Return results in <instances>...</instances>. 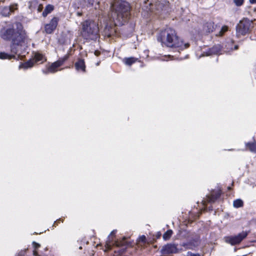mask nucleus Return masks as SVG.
<instances>
[{
  "label": "nucleus",
  "mask_w": 256,
  "mask_h": 256,
  "mask_svg": "<svg viewBox=\"0 0 256 256\" xmlns=\"http://www.w3.org/2000/svg\"><path fill=\"white\" fill-rule=\"evenodd\" d=\"M15 26L16 28H15L14 24H10L6 27L2 28L0 31L1 38L11 42V52L14 54H10L4 52H0V59L21 58L20 57L22 56L19 51L24 43L25 36L20 29V27L22 26L21 24L16 22Z\"/></svg>",
  "instance_id": "obj_1"
},
{
  "label": "nucleus",
  "mask_w": 256,
  "mask_h": 256,
  "mask_svg": "<svg viewBox=\"0 0 256 256\" xmlns=\"http://www.w3.org/2000/svg\"><path fill=\"white\" fill-rule=\"evenodd\" d=\"M130 10V5L128 2L118 0L110 6L109 18L116 24L122 25L129 19Z\"/></svg>",
  "instance_id": "obj_2"
},
{
  "label": "nucleus",
  "mask_w": 256,
  "mask_h": 256,
  "mask_svg": "<svg viewBox=\"0 0 256 256\" xmlns=\"http://www.w3.org/2000/svg\"><path fill=\"white\" fill-rule=\"evenodd\" d=\"M158 40L168 47H174L180 48L182 50L189 46L188 43L183 44L182 41L180 40L175 30L171 28H167L162 30L160 34V36Z\"/></svg>",
  "instance_id": "obj_3"
},
{
  "label": "nucleus",
  "mask_w": 256,
  "mask_h": 256,
  "mask_svg": "<svg viewBox=\"0 0 256 256\" xmlns=\"http://www.w3.org/2000/svg\"><path fill=\"white\" fill-rule=\"evenodd\" d=\"M144 8L156 14L167 12L169 10V2L166 0H146L144 1Z\"/></svg>",
  "instance_id": "obj_4"
},
{
  "label": "nucleus",
  "mask_w": 256,
  "mask_h": 256,
  "mask_svg": "<svg viewBox=\"0 0 256 256\" xmlns=\"http://www.w3.org/2000/svg\"><path fill=\"white\" fill-rule=\"evenodd\" d=\"M81 36L86 40H94L99 32L98 24L92 20H86L82 24Z\"/></svg>",
  "instance_id": "obj_5"
},
{
  "label": "nucleus",
  "mask_w": 256,
  "mask_h": 256,
  "mask_svg": "<svg viewBox=\"0 0 256 256\" xmlns=\"http://www.w3.org/2000/svg\"><path fill=\"white\" fill-rule=\"evenodd\" d=\"M252 22L247 18H244L240 21L236 28L237 36H244L248 34L251 28Z\"/></svg>",
  "instance_id": "obj_6"
},
{
  "label": "nucleus",
  "mask_w": 256,
  "mask_h": 256,
  "mask_svg": "<svg viewBox=\"0 0 256 256\" xmlns=\"http://www.w3.org/2000/svg\"><path fill=\"white\" fill-rule=\"evenodd\" d=\"M248 236L246 232H242L236 236H227L224 238V241L226 243L229 244L232 246L238 244L244 239Z\"/></svg>",
  "instance_id": "obj_7"
},
{
  "label": "nucleus",
  "mask_w": 256,
  "mask_h": 256,
  "mask_svg": "<svg viewBox=\"0 0 256 256\" xmlns=\"http://www.w3.org/2000/svg\"><path fill=\"white\" fill-rule=\"evenodd\" d=\"M35 61L34 60H30L25 63L22 64L20 66V68H28L32 67L34 62L42 60L43 56L39 53H36L34 55Z\"/></svg>",
  "instance_id": "obj_8"
},
{
  "label": "nucleus",
  "mask_w": 256,
  "mask_h": 256,
  "mask_svg": "<svg viewBox=\"0 0 256 256\" xmlns=\"http://www.w3.org/2000/svg\"><path fill=\"white\" fill-rule=\"evenodd\" d=\"M18 9L17 4H13L9 6H4L0 10L1 14L4 16H9Z\"/></svg>",
  "instance_id": "obj_9"
},
{
  "label": "nucleus",
  "mask_w": 256,
  "mask_h": 256,
  "mask_svg": "<svg viewBox=\"0 0 256 256\" xmlns=\"http://www.w3.org/2000/svg\"><path fill=\"white\" fill-rule=\"evenodd\" d=\"M93 2V0H76L72 6L75 9L83 8L86 6H88V4H92Z\"/></svg>",
  "instance_id": "obj_10"
},
{
  "label": "nucleus",
  "mask_w": 256,
  "mask_h": 256,
  "mask_svg": "<svg viewBox=\"0 0 256 256\" xmlns=\"http://www.w3.org/2000/svg\"><path fill=\"white\" fill-rule=\"evenodd\" d=\"M58 18L54 17L52 19L49 24L45 26V30L48 34H51L54 30L56 28Z\"/></svg>",
  "instance_id": "obj_11"
},
{
  "label": "nucleus",
  "mask_w": 256,
  "mask_h": 256,
  "mask_svg": "<svg viewBox=\"0 0 256 256\" xmlns=\"http://www.w3.org/2000/svg\"><path fill=\"white\" fill-rule=\"evenodd\" d=\"M64 62V60L56 61L52 63L46 70H43L42 72L45 74L54 73L58 70L57 68L61 66L63 64Z\"/></svg>",
  "instance_id": "obj_12"
},
{
  "label": "nucleus",
  "mask_w": 256,
  "mask_h": 256,
  "mask_svg": "<svg viewBox=\"0 0 256 256\" xmlns=\"http://www.w3.org/2000/svg\"><path fill=\"white\" fill-rule=\"evenodd\" d=\"M161 252L162 254L175 253L177 252L176 246L172 244H167L162 247Z\"/></svg>",
  "instance_id": "obj_13"
},
{
  "label": "nucleus",
  "mask_w": 256,
  "mask_h": 256,
  "mask_svg": "<svg viewBox=\"0 0 256 256\" xmlns=\"http://www.w3.org/2000/svg\"><path fill=\"white\" fill-rule=\"evenodd\" d=\"M75 67H76V69L78 70H82L83 72H84L86 66H85L84 60H78L75 64Z\"/></svg>",
  "instance_id": "obj_14"
},
{
  "label": "nucleus",
  "mask_w": 256,
  "mask_h": 256,
  "mask_svg": "<svg viewBox=\"0 0 256 256\" xmlns=\"http://www.w3.org/2000/svg\"><path fill=\"white\" fill-rule=\"evenodd\" d=\"M204 28L205 30L208 32H212L214 29V22H206L204 25Z\"/></svg>",
  "instance_id": "obj_15"
},
{
  "label": "nucleus",
  "mask_w": 256,
  "mask_h": 256,
  "mask_svg": "<svg viewBox=\"0 0 256 256\" xmlns=\"http://www.w3.org/2000/svg\"><path fill=\"white\" fill-rule=\"evenodd\" d=\"M54 6L52 4H48L46 7L44 11L42 12V16H46L49 13L51 12L54 10Z\"/></svg>",
  "instance_id": "obj_16"
},
{
  "label": "nucleus",
  "mask_w": 256,
  "mask_h": 256,
  "mask_svg": "<svg viewBox=\"0 0 256 256\" xmlns=\"http://www.w3.org/2000/svg\"><path fill=\"white\" fill-rule=\"evenodd\" d=\"M246 148L252 152H256V142L246 144Z\"/></svg>",
  "instance_id": "obj_17"
},
{
  "label": "nucleus",
  "mask_w": 256,
  "mask_h": 256,
  "mask_svg": "<svg viewBox=\"0 0 256 256\" xmlns=\"http://www.w3.org/2000/svg\"><path fill=\"white\" fill-rule=\"evenodd\" d=\"M243 201L240 199H237L234 201L233 206L234 208H238L243 206Z\"/></svg>",
  "instance_id": "obj_18"
},
{
  "label": "nucleus",
  "mask_w": 256,
  "mask_h": 256,
  "mask_svg": "<svg viewBox=\"0 0 256 256\" xmlns=\"http://www.w3.org/2000/svg\"><path fill=\"white\" fill-rule=\"evenodd\" d=\"M172 234V231L171 230H168L163 234L162 238L164 240H168Z\"/></svg>",
  "instance_id": "obj_19"
},
{
  "label": "nucleus",
  "mask_w": 256,
  "mask_h": 256,
  "mask_svg": "<svg viewBox=\"0 0 256 256\" xmlns=\"http://www.w3.org/2000/svg\"><path fill=\"white\" fill-rule=\"evenodd\" d=\"M137 58H126L124 60V62L126 64L130 66L133 63L135 62Z\"/></svg>",
  "instance_id": "obj_20"
},
{
  "label": "nucleus",
  "mask_w": 256,
  "mask_h": 256,
  "mask_svg": "<svg viewBox=\"0 0 256 256\" xmlns=\"http://www.w3.org/2000/svg\"><path fill=\"white\" fill-rule=\"evenodd\" d=\"M36 6H38V2L36 0L30 2L28 6L29 8L31 10H34L36 8Z\"/></svg>",
  "instance_id": "obj_21"
},
{
  "label": "nucleus",
  "mask_w": 256,
  "mask_h": 256,
  "mask_svg": "<svg viewBox=\"0 0 256 256\" xmlns=\"http://www.w3.org/2000/svg\"><path fill=\"white\" fill-rule=\"evenodd\" d=\"M228 27L227 26H223L220 30L219 32V33L218 34V36H222L223 35V34L226 32V31H228Z\"/></svg>",
  "instance_id": "obj_22"
},
{
  "label": "nucleus",
  "mask_w": 256,
  "mask_h": 256,
  "mask_svg": "<svg viewBox=\"0 0 256 256\" xmlns=\"http://www.w3.org/2000/svg\"><path fill=\"white\" fill-rule=\"evenodd\" d=\"M220 196V194H218L216 196L213 194H212L208 198V200L210 202H214L215 200Z\"/></svg>",
  "instance_id": "obj_23"
},
{
  "label": "nucleus",
  "mask_w": 256,
  "mask_h": 256,
  "mask_svg": "<svg viewBox=\"0 0 256 256\" xmlns=\"http://www.w3.org/2000/svg\"><path fill=\"white\" fill-rule=\"evenodd\" d=\"M234 2L237 6H240L244 4V0H233Z\"/></svg>",
  "instance_id": "obj_24"
},
{
  "label": "nucleus",
  "mask_w": 256,
  "mask_h": 256,
  "mask_svg": "<svg viewBox=\"0 0 256 256\" xmlns=\"http://www.w3.org/2000/svg\"><path fill=\"white\" fill-rule=\"evenodd\" d=\"M43 8V6L42 4H38V6H36V10H37L38 12H40Z\"/></svg>",
  "instance_id": "obj_25"
},
{
  "label": "nucleus",
  "mask_w": 256,
  "mask_h": 256,
  "mask_svg": "<svg viewBox=\"0 0 256 256\" xmlns=\"http://www.w3.org/2000/svg\"><path fill=\"white\" fill-rule=\"evenodd\" d=\"M32 246L34 248V250H36L38 248L40 247V244L35 242H32Z\"/></svg>",
  "instance_id": "obj_26"
},
{
  "label": "nucleus",
  "mask_w": 256,
  "mask_h": 256,
  "mask_svg": "<svg viewBox=\"0 0 256 256\" xmlns=\"http://www.w3.org/2000/svg\"><path fill=\"white\" fill-rule=\"evenodd\" d=\"M146 238L144 236H142L139 238V242H146Z\"/></svg>",
  "instance_id": "obj_27"
},
{
  "label": "nucleus",
  "mask_w": 256,
  "mask_h": 256,
  "mask_svg": "<svg viewBox=\"0 0 256 256\" xmlns=\"http://www.w3.org/2000/svg\"><path fill=\"white\" fill-rule=\"evenodd\" d=\"M188 256H200L198 254H193L192 252H188Z\"/></svg>",
  "instance_id": "obj_28"
},
{
  "label": "nucleus",
  "mask_w": 256,
  "mask_h": 256,
  "mask_svg": "<svg viewBox=\"0 0 256 256\" xmlns=\"http://www.w3.org/2000/svg\"><path fill=\"white\" fill-rule=\"evenodd\" d=\"M116 230H112L110 234L108 236L109 240H110V236H114L116 234Z\"/></svg>",
  "instance_id": "obj_29"
},
{
  "label": "nucleus",
  "mask_w": 256,
  "mask_h": 256,
  "mask_svg": "<svg viewBox=\"0 0 256 256\" xmlns=\"http://www.w3.org/2000/svg\"><path fill=\"white\" fill-rule=\"evenodd\" d=\"M106 246L108 249H110L112 246V244H110V242H107L106 244Z\"/></svg>",
  "instance_id": "obj_30"
},
{
  "label": "nucleus",
  "mask_w": 256,
  "mask_h": 256,
  "mask_svg": "<svg viewBox=\"0 0 256 256\" xmlns=\"http://www.w3.org/2000/svg\"><path fill=\"white\" fill-rule=\"evenodd\" d=\"M212 53H213L214 54H218V52L217 50H215V48H212L211 50Z\"/></svg>",
  "instance_id": "obj_31"
},
{
  "label": "nucleus",
  "mask_w": 256,
  "mask_h": 256,
  "mask_svg": "<svg viewBox=\"0 0 256 256\" xmlns=\"http://www.w3.org/2000/svg\"><path fill=\"white\" fill-rule=\"evenodd\" d=\"M250 2L251 4H256V0H250Z\"/></svg>",
  "instance_id": "obj_32"
},
{
  "label": "nucleus",
  "mask_w": 256,
  "mask_h": 256,
  "mask_svg": "<svg viewBox=\"0 0 256 256\" xmlns=\"http://www.w3.org/2000/svg\"><path fill=\"white\" fill-rule=\"evenodd\" d=\"M34 255L35 256H37L38 255V252L36 250H34L33 252Z\"/></svg>",
  "instance_id": "obj_33"
},
{
  "label": "nucleus",
  "mask_w": 256,
  "mask_h": 256,
  "mask_svg": "<svg viewBox=\"0 0 256 256\" xmlns=\"http://www.w3.org/2000/svg\"><path fill=\"white\" fill-rule=\"evenodd\" d=\"M76 14L78 16H81L82 15V12H76Z\"/></svg>",
  "instance_id": "obj_34"
},
{
  "label": "nucleus",
  "mask_w": 256,
  "mask_h": 256,
  "mask_svg": "<svg viewBox=\"0 0 256 256\" xmlns=\"http://www.w3.org/2000/svg\"><path fill=\"white\" fill-rule=\"evenodd\" d=\"M94 54H95L96 56H98L100 54V52H98V51H96L94 52Z\"/></svg>",
  "instance_id": "obj_35"
},
{
  "label": "nucleus",
  "mask_w": 256,
  "mask_h": 256,
  "mask_svg": "<svg viewBox=\"0 0 256 256\" xmlns=\"http://www.w3.org/2000/svg\"><path fill=\"white\" fill-rule=\"evenodd\" d=\"M98 6H99V2H98V3L96 4L95 6V8H96V9L98 8Z\"/></svg>",
  "instance_id": "obj_36"
},
{
  "label": "nucleus",
  "mask_w": 256,
  "mask_h": 256,
  "mask_svg": "<svg viewBox=\"0 0 256 256\" xmlns=\"http://www.w3.org/2000/svg\"><path fill=\"white\" fill-rule=\"evenodd\" d=\"M238 48V46H234V50H237Z\"/></svg>",
  "instance_id": "obj_37"
},
{
  "label": "nucleus",
  "mask_w": 256,
  "mask_h": 256,
  "mask_svg": "<svg viewBox=\"0 0 256 256\" xmlns=\"http://www.w3.org/2000/svg\"><path fill=\"white\" fill-rule=\"evenodd\" d=\"M170 57H171V56H170V55L168 56V58H170Z\"/></svg>",
  "instance_id": "obj_38"
}]
</instances>
